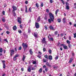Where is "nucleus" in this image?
Wrapping results in <instances>:
<instances>
[{
	"instance_id": "49",
	"label": "nucleus",
	"mask_w": 76,
	"mask_h": 76,
	"mask_svg": "<svg viewBox=\"0 0 76 76\" xmlns=\"http://www.w3.org/2000/svg\"><path fill=\"white\" fill-rule=\"evenodd\" d=\"M58 57L57 56H56L55 58V59L57 60V59H58Z\"/></svg>"
},
{
	"instance_id": "44",
	"label": "nucleus",
	"mask_w": 76,
	"mask_h": 76,
	"mask_svg": "<svg viewBox=\"0 0 76 76\" xmlns=\"http://www.w3.org/2000/svg\"><path fill=\"white\" fill-rule=\"evenodd\" d=\"M18 32L20 34L22 33V31H21V30H19L18 31Z\"/></svg>"
},
{
	"instance_id": "46",
	"label": "nucleus",
	"mask_w": 76,
	"mask_h": 76,
	"mask_svg": "<svg viewBox=\"0 0 76 76\" xmlns=\"http://www.w3.org/2000/svg\"><path fill=\"white\" fill-rule=\"evenodd\" d=\"M74 6H75V9H76V3H74Z\"/></svg>"
},
{
	"instance_id": "57",
	"label": "nucleus",
	"mask_w": 76,
	"mask_h": 76,
	"mask_svg": "<svg viewBox=\"0 0 76 76\" xmlns=\"http://www.w3.org/2000/svg\"><path fill=\"white\" fill-rule=\"evenodd\" d=\"M25 3L26 4H28V1H26L25 2Z\"/></svg>"
},
{
	"instance_id": "6",
	"label": "nucleus",
	"mask_w": 76,
	"mask_h": 76,
	"mask_svg": "<svg viewBox=\"0 0 76 76\" xmlns=\"http://www.w3.org/2000/svg\"><path fill=\"white\" fill-rule=\"evenodd\" d=\"M27 70L28 72H31V67H28Z\"/></svg>"
},
{
	"instance_id": "1",
	"label": "nucleus",
	"mask_w": 76,
	"mask_h": 76,
	"mask_svg": "<svg viewBox=\"0 0 76 76\" xmlns=\"http://www.w3.org/2000/svg\"><path fill=\"white\" fill-rule=\"evenodd\" d=\"M49 15L50 16V18L52 22H54V15L53 14L50 13H49Z\"/></svg>"
},
{
	"instance_id": "63",
	"label": "nucleus",
	"mask_w": 76,
	"mask_h": 76,
	"mask_svg": "<svg viewBox=\"0 0 76 76\" xmlns=\"http://www.w3.org/2000/svg\"><path fill=\"white\" fill-rule=\"evenodd\" d=\"M28 33H30V32H31V30H28Z\"/></svg>"
},
{
	"instance_id": "28",
	"label": "nucleus",
	"mask_w": 76,
	"mask_h": 76,
	"mask_svg": "<svg viewBox=\"0 0 76 76\" xmlns=\"http://www.w3.org/2000/svg\"><path fill=\"white\" fill-rule=\"evenodd\" d=\"M13 14L15 16H16V13H15V10H13Z\"/></svg>"
},
{
	"instance_id": "55",
	"label": "nucleus",
	"mask_w": 76,
	"mask_h": 76,
	"mask_svg": "<svg viewBox=\"0 0 76 76\" xmlns=\"http://www.w3.org/2000/svg\"><path fill=\"white\" fill-rule=\"evenodd\" d=\"M46 12H47V13H48V12H49V10H48V9H46Z\"/></svg>"
},
{
	"instance_id": "54",
	"label": "nucleus",
	"mask_w": 76,
	"mask_h": 76,
	"mask_svg": "<svg viewBox=\"0 0 76 76\" xmlns=\"http://www.w3.org/2000/svg\"><path fill=\"white\" fill-rule=\"evenodd\" d=\"M4 7H6L7 6V5H6V4H4Z\"/></svg>"
},
{
	"instance_id": "12",
	"label": "nucleus",
	"mask_w": 76,
	"mask_h": 76,
	"mask_svg": "<svg viewBox=\"0 0 76 76\" xmlns=\"http://www.w3.org/2000/svg\"><path fill=\"white\" fill-rule=\"evenodd\" d=\"M49 60H53V57H52V56L50 55L49 56Z\"/></svg>"
},
{
	"instance_id": "50",
	"label": "nucleus",
	"mask_w": 76,
	"mask_h": 76,
	"mask_svg": "<svg viewBox=\"0 0 76 76\" xmlns=\"http://www.w3.org/2000/svg\"><path fill=\"white\" fill-rule=\"evenodd\" d=\"M4 41H6L7 42H8V41H7V39H4Z\"/></svg>"
},
{
	"instance_id": "34",
	"label": "nucleus",
	"mask_w": 76,
	"mask_h": 76,
	"mask_svg": "<svg viewBox=\"0 0 76 76\" xmlns=\"http://www.w3.org/2000/svg\"><path fill=\"white\" fill-rule=\"evenodd\" d=\"M50 3H53V2H54V1L53 0H50Z\"/></svg>"
},
{
	"instance_id": "13",
	"label": "nucleus",
	"mask_w": 76,
	"mask_h": 76,
	"mask_svg": "<svg viewBox=\"0 0 76 76\" xmlns=\"http://www.w3.org/2000/svg\"><path fill=\"white\" fill-rule=\"evenodd\" d=\"M29 52L30 54L32 55L33 54V52H32V49H30L29 50Z\"/></svg>"
},
{
	"instance_id": "20",
	"label": "nucleus",
	"mask_w": 76,
	"mask_h": 76,
	"mask_svg": "<svg viewBox=\"0 0 76 76\" xmlns=\"http://www.w3.org/2000/svg\"><path fill=\"white\" fill-rule=\"evenodd\" d=\"M36 6L37 8H38V7H39V4L37 3H36Z\"/></svg>"
},
{
	"instance_id": "25",
	"label": "nucleus",
	"mask_w": 76,
	"mask_h": 76,
	"mask_svg": "<svg viewBox=\"0 0 76 76\" xmlns=\"http://www.w3.org/2000/svg\"><path fill=\"white\" fill-rule=\"evenodd\" d=\"M48 21L49 23H51V21H52V20H51V19H48Z\"/></svg>"
},
{
	"instance_id": "47",
	"label": "nucleus",
	"mask_w": 76,
	"mask_h": 76,
	"mask_svg": "<svg viewBox=\"0 0 76 76\" xmlns=\"http://www.w3.org/2000/svg\"><path fill=\"white\" fill-rule=\"evenodd\" d=\"M43 50L44 52H45V51H46V49L45 48H43Z\"/></svg>"
},
{
	"instance_id": "4",
	"label": "nucleus",
	"mask_w": 76,
	"mask_h": 76,
	"mask_svg": "<svg viewBox=\"0 0 76 76\" xmlns=\"http://www.w3.org/2000/svg\"><path fill=\"white\" fill-rule=\"evenodd\" d=\"M18 22L20 24L22 23L21 22V18L20 17H18Z\"/></svg>"
},
{
	"instance_id": "21",
	"label": "nucleus",
	"mask_w": 76,
	"mask_h": 76,
	"mask_svg": "<svg viewBox=\"0 0 76 76\" xmlns=\"http://www.w3.org/2000/svg\"><path fill=\"white\" fill-rule=\"evenodd\" d=\"M66 43L67 44H70V41L69 40H66Z\"/></svg>"
},
{
	"instance_id": "42",
	"label": "nucleus",
	"mask_w": 76,
	"mask_h": 76,
	"mask_svg": "<svg viewBox=\"0 0 76 76\" xmlns=\"http://www.w3.org/2000/svg\"><path fill=\"white\" fill-rule=\"evenodd\" d=\"M74 38H76V33L74 34Z\"/></svg>"
},
{
	"instance_id": "39",
	"label": "nucleus",
	"mask_w": 76,
	"mask_h": 76,
	"mask_svg": "<svg viewBox=\"0 0 76 76\" xmlns=\"http://www.w3.org/2000/svg\"><path fill=\"white\" fill-rule=\"evenodd\" d=\"M29 11H30V12H32V11L31 10V7H29Z\"/></svg>"
},
{
	"instance_id": "23",
	"label": "nucleus",
	"mask_w": 76,
	"mask_h": 76,
	"mask_svg": "<svg viewBox=\"0 0 76 76\" xmlns=\"http://www.w3.org/2000/svg\"><path fill=\"white\" fill-rule=\"evenodd\" d=\"M47 59H44V58H43V62L44 63L47 62Z\"/></svg>"
},
{
	"instance_id": "40",
	"label": "nucleus",
	"mask_w": 76,
	"mask_h": 76,
	"mask_svg": "<svg viewBox=\"0 0 76 76\" xmlns=\"http://www.w3.org/2000/svg\"><path fill=\"white\" fill-rule=\"evenodd\" d=\"M58 22H61V19H58Z\"/></svg>"
},
{
	"instance_id": "31",
	"label": "nucleus",
	"mask_w": 76,
	"mask_h": 76,
	"mask_svg": "<svg viewBox=\"0 0 76 76\" xmlns=\"http://www.w3.org/2000/svg\"><path fill=\"white\" fill-rule=\"evenodd\" d=\"M33 64H35L37 63L36 61H33L32 63Z\"/></svg>"
},
{
	"instance_id": "38",
	"label": "nucleus",
	"mask_w": 76,
	"mask_h": 76,
	"mask_svg": "<svg viewBox=\"0 0 76 76\" xmlns=\"http://www.w3.org/2000/svg\"><path fill=\"white\" fill-rule=\"evenodd\" d=\"M61 1L62 2L63 4H65L64 1H63V0H61Z\"/></svg>"
},
{
	"instance_id": "15",
	"label": "nucleus",
	"mask_w": 76,
	"mask_h": 76,
	"mask_svg": "<svg viewBox=\"0 0 76 76\" xmlns=\"http://www.w3.org/2000/svg\"><path fill=\"white\" fill-rule=\"evenodd\" d=\"M46 64L49 67H51V65L50 64L48 63V62H47L46 63Z\"/></svg>"
},
{
	"instance_id": "62",
	"label": "nucleus",
	"mask_w": 76,
	"mask_h": 76,
	"mask_svg": "<svg viewBox=\"0 0 76 76\" xmlns=\"http://www.w3.org/2000/svg\"><path fill=\"white\" fill-rule=\"evenodd\" d=\"M2 76H6V74H4L2 75Z\"/></svg>"
},
{
	"instance_id": "33",
	"label": "nucleus",
	"mask_w": 76,
	"mask_h": 76,
	"mask_svg": "<svg viewBox=\"0 0 76 76\" xmlns=\"http://www.w3.org/2000/svg\"><path fill=\"white\" fill-rule=\"evenodd\" d=\"M27 10V6H26V13L27 12H28V11Z\"/></svg>"
},
{
	"instance_id": "43",
	"label": "nucleus",
	"mask_w": 76,
	"mask_h": 76,
	"mask_svg": "<svg viewBox=\"0 0 76 76\" xmlns=\"http://www.w3.org/2000/svg\"><path fill=\"white\" fill-rule=\"evenodd\" d=\"M14 61H15V60H16V57H15V56H14Z\"/></svg>"
},
{
	"instance_id": "27",
	"label": "nucleus",
	"mask_w": 76,
	"mask_h": 76,
	"mask_svg": "<svg viewBox=\"0 0 76 76\" xmlns=\"http://www.w3.org/2000/svg\"><path fill=\"white\" fill-rule=\"evenodd\" d=\"M59 11L58 10H56L55 13L56 15H57V13Z\"/></svg>"
},
{
	"instance_id": "24",
	"label": "nucleus",
	"mask_w": 76,
	"mask_h": 76,
	"mask_svg": "<svg viewBox=\"0 0 76 76\" xmlns=\"http://www.w3.org/2000/svg\"><path fill=\"white\" fill-rule=\"evenodd\" d=\"M42 68H40L39 70V72L41 73L42 72Z\"/></svg>"
},
{
	"instance_id": "32",
	"label": "nucleus",
	"mask_w": 76,
	"mask_h": 76,
	"mask_svg": "<svg viewBox=\"0 0 76 76\" xmlns=\"http://www.w3.org/2000/svg\"><path fill=\"white\" fill-rule=\"evenodd\" d=\"M45 57L47 58V60L48 59V56L47 55H45Z\"/></svg>"
},
{
	"instance_id": "61",
	"label": "nucleus",
	"mask_w": 76,
	"mask_h": 76,
	"mask_svg": "<svg viewBox=\"0 0 76 76\" xmlns=\"http://www.w3.org/2000/svg\"><path fill=\"white\" fill-rule=\"evenodd\" d=\"M21 70L22 72H23L24 70L23 68H22L21 69Z\"/></svg>"
},
{
	"instance_id": "35",
	"label": "nucleus",
	"mask_w": 76,
	"mask_h": 76,
	"mask_svg": "<svg viewBox=\"0 0 76 76\" xmlns=\"http://www.w3.org/2000/svg\"><path fill=\"white\" fill-rule=\"evenodd\" d=\"M35 69H36V68L34 67H33L31 68V70H35Z\"/></svg>"
},
{
	"instance_id": "30",
	"label": "nucleus",
	"mask_w": 76,
	"mask_h": 76,
	"mask_svg": "<svg viewBox=\"0 0 76 76\" xmlns=\"http://www.w3.org/2000/svg\"><path fill=\"white\" fill-rule=\"evenodd\" d=\"M2 20L3 22H5V21H6V20H5V18H3L2 19Z\"/></svg>"
},
{
	"instance_id": "52",
	"label": "nucleus",
	"mask_w": 76,
	"mask_h": 76,
	"mask_svg": "<svg viewBox=\"0 0 76 76\" xmlns=\"http://www.w3.org/2000/svg\"><path fill=\"white\" fill-rule=\"evenodd\" d=\"M6 33L7 34H9L10 33V32H9V31H7L6 32Z\"/></svg>"
},
{
	"instance_id": "2",
	"label": "nucleus",
	"mask_w": 76,
	"mask_h": 76,
	"mask_svg": "<svg viewBox=\"0 0 76 76\" xmlns=\"http://www.w3.org/2000/svg\"><path fill=\"white\" fill-rule=\"evenodd\" d=\"M22 45L24 50L26 48L28 47V45H27L26 44H24L23 43Z\"/></svg>"
},
{
	"instance_id": "60",
	"label": "nucleus",
	"mask_w": 76,
	"mask_h": 76,
	"mask_svg": "<svg viewBox=\"0 0 76 76\" xmlns=\"http://www.w3.org/2000/svg\"><path fill=\"white\" fill-rule=\"evenodd\" d=\"M43 68H45L46 67V66L44 65L43 66Z\"/></svg>"
},
{
	"instance_id": "17",
	"label": "nucleus",
	"mask_w": 76,
	"mask_h": 76,
	"mask_svg": "<svg viewBox=\"0 0 76 76\" xmlns=\"http://www.w3.org/2000/svg\"><path fill=\"white\" fill-rule=\"evenodd\" d=\"M3 64V68L4 69H5L6 68V64H5V63Z\"/></svg>"
},
{
	"instance_id": "8",
	"label": "nucleus",
	"mask_w": 76,
	"mask_h": 76,
	"mask_svg": "<svg viewBox=\"0 0 76 76\" xmlns=\"http://www.w3.org/2000/svg\"><path fill=\"white\" fill-rule=\"evenodd\" d=\"M49 28L50 29H52V30H53V31H54V30H55V29L53 28V27L52 26H50Z\"/></svg>"
},
{
	"instance_id": "14",
	"label": "nucleus",
	"mask_w": 76,
	"mask_h": 76,
	"mask_svg": "<svg viewBox=\"0 0 76 76\" xmlns=\"http://www.w3.org/2000/svg\"><path fill=\"white\" fill-rule=\"evenodd\" d=\"M63 47L65 50L67 49V46L63 45Z\"/></svg>"
},
{
	"instance_id": "11",
	"label": "nucleus",
	"mask_w": 76,
	"mask_h": 76,
	"mask_svg": "<svg viewBox=\"0 0 76 76\" xmlns=\"http://www.w3.org/2000/svg\"><path fill=\"white\" fill-rule=\"evenodd\" d=\"M13 30H14V31H15V30H16L17 29V27H16V26H15L13 27Z\"/></svg>"
},
{
	"instance_id": "51",
	"label": "nucleus",
	"mask_w": 76,
	"mask_h": 76,
	"mask_svg": "<svg viewBox=\"0 0 76 76\" xmlns=\"http://www.w3.org/2000/svg\"><path fill=\"white\" fill-rule=\"evenodd\" d=\"M37 57H39V58H41V56H39V55H38Z\"/></svg>"
},
{
	"instance_id": "48",
	"label": "nucleus",
	"mask_w": 76,
	"mask_h": 76,
	"mask_svg": "<svg viewBox=\"0 0 76 76\" xmlns=\"http://www.w3.org/2000/svg\"><path fill=\"white\" fill-rule=\"evenodd\" d=\"M44 4H43V3H42L41 4V7H43Z\"/></svg>"
},
{
	"instance_id": "3",
	"label": "nucleus",
	"mask_w": 76,
	"mask_h": 76,
	"mask_svg": "<svg viewBox=\"0 0 76 76\" xmlns=\"http://www.w3.org/2000/svg\"><path fill=\"white\" fill-rule=\"evenodd\" d=\"M35 26L36 28H39V25L38 23H37L36 22L35 23Z\"/></svg>"
},
{
	"instance_id": "18",
	"label": "nucleus",
	"mask_w": 76,
	"mask_h": 76,
	"mask_svg": "<svg viewBox=\"0 0 76 76\" xmlns=\"http://www.w3.org/2000/svg\"><path fill=\"white\" fill-rule=\"evenodd\" d=\"M40 20V16H39L37 20V22H39Z\"/></svg>"
},
{
	"instance_id": "64",
	"label": "nucleus",
	"mask_w": 76,
	"mask_h": 76,
	"mask_svg": "<svg viewBox=\"0 0 76 76\" xmlns=\"http://www.w3.org/2000/svg\"><path fill=\"white\" fill-rule=\"evenodd\" d=\"M74 26H75V27H76V24H75L74 25Z\"/></svg>"
},
{
	"instance_id": "56",
	"label": "nucleus",
	"mask_w": 76,
	"mask_h": 76,
	"mask_svg": "<svg viewBox=\"0 0 76 76\" xmlns=\"http://www.w3.org/2000/svg\"><path fill=\"white\" fill-rule=\"evenodd\" d=\"M22 49V47H20L18 49L19 50H20L21 49Z\"/></svg>"
},
{
	"instance_id": "37",
	"label": "nucleus",
	"mask_w": 76,
	"mask_h": 76,
	"mask_svg": "<svg viewBox=\"0 0 76 76\" xmlns=\"http://www.w3.org/2000/svg\"><path fill=\"white\" fill-rule=\"evenodd\" d=\"M2 14L3 15H5V11H3L2 12Z\"/></svg>"
},
{
	"instance_id": "22",
	"label": "nucleus",
	"mask_w": 76,
	"mask_h": 76,
	"mask_svg": "<svg viewBox=\"0 0 76 76\" xmlns=\"http://www.w3.org/2000/svg\"><path fill=\"white\" fill-rule=\"evenodd\" d=\"M66 9H67L68 10H69V6L68 5H66Z\"/></svg>"
},
{
	"instance_id": "7",
	"label": "nucleus",
	"mask_w": 76,
	"mask_h": 76,
	"mask_svg": "<svg viewBox=\"0 0 76 76\" xmlns=\"http://www.w3.org/2000/svg\"><path fill=\"white\" fill-rule=\"evenodd\" d=\"M15 52V51L13 50H11V56L12 57V55L14 54V53Z\"/></svg>"
},
{
	"instance_id": "53",
	"label": "nucleus",
	"mask_w": 76,
	"mask_h": 76,
	"mask_svg": "<svg viewBox=\"0 0 76 76\" xmlns=\"http://www.w3.org/2000/svg\"><path fill=\"white\" fill-rule=\"evenodd\" d=\"M20 28H21V29L22 28V25H20Z\"/></svg>"
},
{
	"instance_id": "9",
	"label": "nucleus",
	"mask_w": 76,
	"mask_h": 76,
	"mask_svg": "<svg viewBox=\"0 0 76 76\" xmlns=\"http://www.w3.org/2000/svg\"><path fill=\"white\" fill-rule=\"evenodd\" d=\"M42 42L43 43H45V38H43V39L42 40Z\"/></svg>"
},
{
	"instance_id": "29",
	"label": "nucleus",
	"mask_w": 76,
	"mask_h": 76,
	"mask_svg": "<svg viewBox=\"0 0 76 76\" xmlns=\"http://www.w3.org/2000/svg\"><path fill=\"white\" fill-rule=\"evenodd\" d=\"M50 41H53V38H50L49 39Z\"/></svg>"
},
{
	"instance_id": "36",
	"label": "nucleus",
	"mask_w": 76,
	"mask_h": 76,
	"mask_svg": "<svg viewBox=\"0 0 76 76\" xmlns=\"http://www.w3.org/2000/svg\"><path fill=\"white\" fill-rule=\"evenodd\" d=\"M68 45V47H69V48H70V47H72V45L70 44H69Z\"/></svg>"
},
{
	"instance_id": "19",
	"label": "nucleus",
	"mask_w": 76,
	"mask_h": 76,
	"mask_svg": "<svg viewBox=\"0 0 76 76\" xmlns=\"http://www.w3.org/2000/svg\"><path fill=\"white\" fill-rule=\"evenodd\" d=\"M72 61H73V59H72V58H71L70 60V61H69V63H72Z\"/></svg>"
},
{
	"instance_id": "45",
	"label": "nucleus",
	"mask_w": 76,
	"mask_h": 76,
	"mask_svg": "<svg viewBox=\"0 0 76 76\" xmlns=\"http://www.w3.org/2000/svg\"><path fill=\"white\" fill-rule=\"evenodd\" d=\"M19 56V55L18 54H16L15 55V57H18Z\"/></svg>"
},
{
	"instance_id": "16",
	"label": "nucleus",
	"mask_w": 76,
	"mask_h": 76,
	"mask_svg": "<svg viewBox=\"0 0 76 76\" xmlns=\"http://www.w3.org/2000/svg\"><path fill=\"white\" fill-rule=\"evenodd\" d=\"M25 58H26V57H25V55H23V57L22 59V60L23 61H25Z\"/></svg>"
},
{
	"instance_id": "58",
	"label": "nucleus",
	"mask_w": 76,
	"mask_h": 76,
	"mask_svg": "<svg viewBox=\"0 0 76 76\" xmlns=\"http://www.w3.org/2000/svg\"><path fill=\"white\" fill-rule=\"evenodd\" d=\"M57 31H55V35H57Z\"/></svg>"
},
{
	"instance_id": "59",
	"label": "nucleus",
	"mask_w": 76,
	"mask_h": 76,
	"mask_svg": "<svg viewBox=\"0 0 76 76\" xmlns=\"http://www.w3.org/2000/svg\"><path fill=\"white\" fill-rule=\"evenodd\" d=\"M2 62L3 63V64H4V63H5V61H2Z\"/></svg>"
},
{
	"instance_id": "41",
	"label": "nucleus",
	"mask_w": 76,
	"mask_h": 76,
	"mask_svg": "<svg viewBox=\"0 0 76 76\" xmlns=\"http://www.w3.org/2000/svg\"><path fill=\"white\" fill-rule=\"evenodd\" d=\"M52 52V51H51V50H49V53L51 54Z\"/></svg>"
},
{
	"instance_id": "5",
	"label": "nucleus",
	"mask_w": 76,
	"mask_h": 76,
	"mask_svg": "<svg viewBox=\"0 0 76 76\" xmlns=\"http://www.w3.org/2000/svg\"><path fill=\"white\" fill-rule=\"evenodd\" d=\"M32 34L34 35V37H35L36 38H37V37H38V34L37 33H32Z\"/></svg>"
},
{
	"instance_id": "26",
	"label": "nucleus",
	"mask_w": 76,
	"mask_h": 76,
	"mask_svg": "<svg viewBox=\"0 0 76 76\" xmlns=\"http://www.w3.org/2000/svg\"><path fill=\"white\" fill-rule=\"evenodd\" d=\"M3 52V49H2V48H0V53H1Z\"/></svg>"
},
{
	"instance_id": "10",
	"label": "nucleus",
	"mask_w": 76,
	"mask_h": 76,
	"mask_svg": "<svg viewBox=\"0 0 76 76\" xmlns=\"http://www.w3.org/2000/svg\"><path fill=\"white\" fill-rule=\"evenodd\" d=\"M12 8L13 9V10H17V8L15 6H13L12 7Z\"/></svg>"
}]
</instances>
